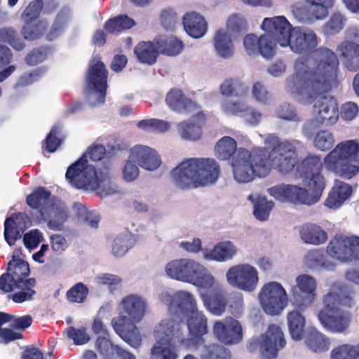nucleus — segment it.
Returning a JSON list of instances; mask_svg holds the SVG:
<instances>
[{"instance_id": "nucleus-1", "label": "nucleus", "mask_w": 359, "mask_h": 359, "mask_svg": "<svg viewBox=\"0 0 359 359\" xmlns=\"http://www.w3.org/2000/svg\"><path fill=\"white\" fill-rule=\"evenodd\" d=\"M320 39L311 29L294 27L290 39V50L295 53H313L311 57L297 60L294 72L285 81V89L298 101L311 102L327 90L335 80L339 61L335 53L318 47Z\"/></svg>"}, {"instance_id": "nucleus-2", "label": "nucleus", "mask_w": 359, "mask_h": 359, "mask_svg": "<svg viewBox=\"0 0 359 359\" xmlns=\"http://www.w3.org/2000/svg\"><path fill=\"white\" fill-rule=\"evenodd\" d=\"M297 140H284L272 149L266 156L264 149L239 150L234 160L235 177L240 184L267 176L271 168L282 173L292 171L297 163Z\"/></svg>"}, {"instance_id": "nucleus-3", "label": "nucleus", "mask_w": 359, "mask_h": 359, "mask_svg": "<svg viewBox=\"0 0 359 359\" xmlns=\"http://www.w3.org/2000/svg\"><path fill=\"white\" fill-rule=\"evenodd\" d=\"M220 173L218 163L210 158H191L183 161L172 170L175 184L182 189L212 185Z\"/></svg>"}, {"instance_id": "nucleus-4", "label": "nucleus", "mask_w": 359, "mask_h": 359, "mask_svg": "<svg viewBox=\"0 0 359 359\" xmlns=\"http://www.w3.org/2000/svg\"><path fill=\"white\" fill-rule=\"evenodd\" d=\"M170 278L191 284L200 288L211 285L214 275L198 261L189 258H180L168 262L164 268Z\"/></svg>"}, {"instance_id": "nucleus-5", "label": "nucleus", "mask_w": 359, "mask_h": 359, "mask_svg": "<svg viewBox=\"0 0 359 359\" xmlns=\"http://www.w3.org/2000/svg\"><path fill=\"white\" fill-rule=\"evenodd\" d=\"M107 74L99 57H95L90 64L86 76L87 100L91 106L104 102Z\"/></svg>"}, {"instance_id": "nucleus-6", "label": "nucleus", "mask_w": 359, "mask_h": 359, "mask_svg": "<svg viewBox=\"0 0 359 359\" xmlns=\"http://www.w3.org/2000/svg\"><path fill=\"white\" fill-rule=\"evenodd\" d=\"M225 278L231 287L246 292H254L259 283L257 269L249 263L231 266L226 271Z\"/></svg>"}, {"instance_id": "nucleus-7", "label": "nucleus", "mask_w": 359, "mask_h": 359, "mask_svg": "<svg viewBox=\"0 0 359 359\" xmlns=\"http://www.w3.org/2000/svg\"><path fill=\"white\" fill-rule=\"evenodd\" d=\"M259 300L263 310L267 314L276 316L286 308L289 299L286 290L280 283L271 281L261 288Z\"/></svg>"}, {"instance_id": "nucleus-8", "label": "nucleus", "mask_w": 359, "mask_h": 359, "mask_svg": "<svg viewBox=\"0 0 359 359\" xmlns=\"http://www.w3.org/2000/svg\"><path fill=\"white\" fill-rule=\"evenodd\" d=\"M336 0H304V4L297 3L292 6L294 17L302 23L313 24L329 15V10Z\"/></svg>"}, {"instance_id": "nucleus-9", "label": "nucleus", "mask_w": 359, "mask_h": 359, "mask_svg": "<svg viewBox=\"0 0 359 359\" xmlns=\"http://www.w3.org/2000/svg\"><path fill=\"white\" fill-rule=\"evenodd\" d=\"M295 285L291 287L293 305L300 311L311 307L317 298V280L309 274L298 275L294 280Z\"/></svg>"}, {"instance_id": "nucleus-10", "label": "nucleus", "mask_w": 359, "mask_h": 359, "mask_svg": "<svg viewBox=\"0 0 359 359\" xmlns=\"http://www.w3.org/2000/svg\"><path fill=\"white\" fill-rule=\"evenodd\" d=\"M66 177L72 186L78 189L94 191L97 187L99 171L84 158H80L68 168Z\"/></svg>"}, {"instance_id": "nucleus-11", "label": "nucleus", "mask_w": 359, "mask_h": 359, "mask_svg": "<svg viewBox=\"0 0 359 359\" xmlns=\"http://www.w3.org/2000/svg\"><path fill=\"white\" fill-rule=\"evenodd\" d=\"M121 316L133 323H140L149 312L147 299L137 293H130L121 298L118 304Z\"/></svg>"}, {"instance_id": "nucleus-12", "label": "nucleus", "mask_w": 359, "mask_h": 359, "mask_svg": "<svg viewBox=\"0 0 359 359\" xmlns=\"http://www.w3.org/2000/svg\"><path fill=\"white\" fill-rule=\"evenodd\" d=\"M29 267L27 262L13 257L8 264L7 271L0 277V290L8 293L15 290L16 285L24 283L28 278Z\"/></svg>"}, {"instance_id": "nucleus-13", "label": "nucleus", "mask_w": 359, "mask_h": 359, "mask_svg": "<svg viewBox=\"0 0 359 359\" xmlns=\"http://www.w3.org/2000/svg\"><path fill=\"white\" fill-rule=\"evenodd\" d=\"M215 281L211 285L201 287L199 296L205 309L212 315L219 316L226 311L227 302L224 292L223 284L214 276Z\"/></svg>"}, {"instance_id": "nucleus-14", "label": "nucleus", "mask_w": 359, "mask_h": 359, "mask_svg": "<svg viewBox=\"0 0 359 359\" xmlns=\"http://www.w3.org/2000/svg\"><path fill=\"white\" fill-rule=\"evenodd\" d=\"M334 81V80L331 82L330 85H332ZM330 87L331 86H330L329 88L325 90V92L327 91ZM323 93H324V91L319 93L309 104H311L316 100L313 107V117L317 118V121H319L320 123L325 126H331L338 121V105L336 100L330 97L322 96L318 98L320 95ZM299 102H301V101ZM303 104L306 103L303 102Z\"/></svg>"}, {"instance_id": "nucleus-15", "label": "nucleus", "mask_w": 359, "mask_h": 359, "mask_svg": "<svg viewBox=\"0 0 359 359\" xmlns=\"http://www.w3.org/2000/svg\"><path fill=\"white\" fill-rule=\"evenodd\" d=\"M286 344L284 334L280 326L271 325L265 334L259 339L260 353L263 359H275L278 352L282 349Z\"/></svg>"}, {"instance_id": "nucleus-16", "label": "nucleus", "mask_w": 359, "mask_h": 359, "mask_svg": "<svg viewBox=\"0 0 359 359\" xmlns=\"http://www.w3.org/2000/svg\"><path fill=\"white\" fill-rule=\"evenodd\" d=\"M294 27L284 16L266 18L262 24L264 32L274 38L282 47H288Z\"/></svg>"}, {"instance_id": "nucleus-17", "label": "nucleus", "mask_w": 359, "mask_h": 359, "mask_svg": "<svg viewBox=\"0 0 359 359\" xmlns=\"http://www.w3.org/2000/svg\"><path fill=\"white\" fill-rule=\"evenodd\" d=\"M153 336L155 340L171 342L177 339L182 346L183 326L177 316H168L162 319L154 328Z\"/></svg>"}, {"instance_id": "nucleus-18", "label": "nucleus", "mask_w": 359, "mask_h": 359, "mask_svg": "<svg viewBox=\"0 0 359 359\" xmlns=\"http://www.w3.org/2000/svg\"><path fill=\"white\" fill-rule=\"evenodd\" d=\"M323 166L346 180L352 178L359 171L358 165L348 163L336 147L324 157Z\"/></svg>"}, {"instance_id": "nucleus-19", "label": "nucleus", "mask_w": 359, "mask_h": 359, "mask_svg": "<svg viewBox=\"0 0 359 359\" xmlns=\"http://www.w3.org/2000/svg\"><path fill=\"white\" fill-rule=\"evenodd\" d=\"M182 346L198 352L201 359H229L228 351L222 346L207 343L203 337L182 339Z\"/></svg>"}, {"instance_id": "nucleus-20", "label": "nucleus", "mask_w": 359, "mask_h": 359, "mask_svg": "<svg viewBox=\"0 0 359 359\" xmlns=\"http://www.w3.org/2000/svg\"><path fill=\"white\" fill-rule=\"evenodd\" d=\"M131 160L142 169L154 171L161 165V159L157 151L144 144H136L129 150Z\"/></svg>"}, {"instance_id": "nucleus-21", "label": "nucleus", "mask_w": 359, "mask_h": 359, "mask_svg": "<svg viewBox=\"0 0 359 359\" xmlns=\"http://www.w3.org/2000/svg\"><path fill=\"white\" fill-rule=\"evenodd\" d=\"M213 332L219 341L226 344H236L243 338L240 323L231 318L217 321L213 327Z\"/></svg>"}, {"instance_id": "nucleus-22", "label": "nucleus", "mask_w": 359, "mask_h": 359, "mask_svg": "<svg viewBox=\"0 0 359 359\" xmlns=\"http://www.w3.org/2000/svg\"><path fill=\"white\" fill-rule=\"evenodd\" d=\"M267 192L280 202L307 205L305 189L297 185L280 184L269 188Z\"/></svg>"}, {"instance_id": "nucleus-23", "label": "nucleus", "mask_w": 359, "mask_h": 359, "mask_svg": "<svg viewBox=\"0 0 359 359\" xmlns=\"http://www.w3.org/2000/svg\"><path fill=\"white\" fill-rule=\"evenodd\" d=\"M205 116L198 111L187 121L180 122L177 125L180 137L187 141H197L203 135L202 128L205 123Z\"/></svg>"}, {"instance_id": "nucleus-24", "label": "nucleus", "mask_w": 359, "mask_h": 359, "mask_svg": "<svg viewBox=\"0 0 359 359\" xmlns=\"http://www.w3.org/2000/svg\"><path fill=\"white\" fill-rule=\"evenodd\" d=\"M238 253V247L230 241H220L211 249L203 250V259L206 262H226L232 260Z\"/></svg>"}, {"instance_id": "nucleus-25", "label": "nucleus", "mask_w": 359, "mask_h": 359, "mask_svg": "<svg viewBox=\"0 0 359 359\" xmlns=\"http://www.w3.org/2000/svg\"><path fill=\"white\" fill-rule=\"evenodd\" d=\"M68 217V210L65 204L57 198L46 212L36 216V222L43 223L48 220V226L54 230H60Z\"/></svg>"}, {"instance_id": "nucleus-26", "label": "nucleus", "mask_w": 359, "mask_h": 359, "mask_svg": "<svg viewBox=\"0 0 359 359\" xmlns=\"http://www.w3.org/2000/svg\"><path fill=\"white\" fill-rule=\"evenodd\" d=\"M135 323H126L124 317H115L111 320V326L116 333L128 344L135 348L142 344V336Z\"/></svg>"}, {"instance_id": "nucleus-27", "label": "nucleus", "mask_w": 359, "mask_h": 359, "mask_svg": "<svg viewBox=\"0 0 359 359\" xmlns=\"http://www.w3.org/2000/svg\"><path fill=\"white\" fill-rule=\"evenodd\" d=\"M302 183L305 187L307 205L318 202L326 186V181L322 172L302 176Z\"/></svg>"}, {"instance_id": "nucleus-28", "label": "nucleus", "mask_w": 359, "mask_h": 359, "mask_svg": "<svg viewBox=\"0 0 359 359\" xmlns=\"http://www.w3.org/2000/svg\"><path fill=\"white\" fill-rule=\"evenodd\" d=\"M166 105L180 114H189L198 109V106L179 89L170 90L165 96Z\"/></svg>"}, {"instance_id": "nucleus-29", "label": "nucleus", "mask_w": 359, "mask_h": 359, "mask_svg": "<svg viewBox=\"0 0 359 359\" xmlns=\"http://www.w3.org/2000/svg\"><path fill=\"white\" fill-rule=\"evenodd\" d=\"M318 319L326 330L333 333L344 332L348 329L350 323L349 316L342 311H337L326 316L324 311H319Z\"/></svg>"}, {"instance_id": "nucleus-30", "label": "nucleus", "mask_w": 359, "mask_h": 359, "mask_svg": "<svg viewBox=\"0 0 359 359\" xmlns=\"http://www.w3.org/2000/svg\"><path fill=\"white\" fill-rule=\"evenodd\" d=\"M55 200L56 198L43 187L38 188L33 194L28 196L27 203L34 210L32 212L33 219L36 221V216L41 215L43 212H46Z\"/></svg>"}, {"instance_id": "nucleus-31", "label": "nucleus", "mask_w": 359, "mask_h": 359, "mask_svg": "<svg viewBox=\"0 0 359 359\" xmlns=\"http://www.w3.org/2000/svg\"><path fill=\"white\" fill-rule=\"evenodd\" d=\"M241 149H245L243 147L237 148V143L236 140L229 136H224L222 137L217 141L215 146V153L217 158L225 161L229 159L232 156L231 163L232 175L233 180L238 184H240V182L235 177L233 164L236 156Z\"/></svg>"}, {"instance_id": "nucleus-32", "label": "nucleus", "mask_w": 359, "mask_h": 359, "mask_svg": "<svg viewBox=\"0 0 359 359\" xmlns=\"http://www.w3.org/2000/svg\"><path fill=\"white\" fill-rule=\"evenodd\" d=\"M351 194L352 189L350 185L336 180L324 201V205L329 209H338L349 199Z\"/></svg>"}, {"instance_id": "nucleus-33", "label": "nucleus", "mask_w": 359, "mask_h": 359, "mask_svg": "<svg viewBox=\"0 0 359 359\" xmlns=\"http://www.w3.org/2000/svg\"><path fill=\"white\" fill-rule=\"evenodd\" d=\"M213 47L217 57L222 59H229L234 54L233 36L223 29L217 30L212 40Z\"/></svg>"}, {"instance_id": "nucleus-34", "label": "nucleus", "mask_w": 359, "mask_h": 359, "mask_svg": "<svg viewBox=\"0 0 359 359\" xmlns=\"http://www.w3.org/2000/svg\"><path fill=\"white\" fill-rule=\"evenodd\" d=\"M344 65L350 71L359 70V45L350 41L341 42L337 48Z\"/></svg>"}, {"instance_id": "nucleus-35", "label": "nucleus", "mask_w": 359, "mask_h": 359, "mask_svg": "<svg viewBox=\"0 0 359 359\" xmlns=\"http://www.w3.org/2000/svg\"><path fill=\"white\" fill-rule=\"evenodd\" d=\"M299 233L303 243L313 245H320L327 240V232L314 223H305L299 227Z\"/></svg>"}, {"instance_id": "nucleus-36", "label": "nucleus", "mask_w": 359, "mask_h": 359, "mask_svg": "<svg viewBox=\"0 0 359 359\" xmlns=\"http://www.w3.org/2000/svg\"><path fill=\"white\" fill-rule=\"evenodd\" d=\"M350 245L351 237L336 236L330 241L327 252L332 257L341 262H349L352 253Z\"/></svg>"}, {"instance_id": "nucleus-37", "label": "nucleus", "mask_w": 359, "mask_h": 359, "mask_svg": "<svg viewBox=\"0 0 359 359\" xmlns=\"http://www.w3.org/2000/svg\"><path fill=\"white\" fill-rule=\"evenodd\" d=\"M301 311L297 309L289 311L286 316L290 336L296 341L302 340L305 334L306 318Z\"/></svg>"}, {"instance_id": "nucleus-38", "label": "nucleus", "mask_w": 359, "mask_h": 359, "mask_svg": "<svg viewBox=\"0 0 359 359\" xmlns=\"http://www.w3.org/2000/svg\"><path fill=\"white\" fill-rule=\"evenodd\" d=\"M26 217L22 214L14 215L8 217L4 222V238L6 243L12 246L15 241L21 238L22 233L25 228L20 226V222H24Z\"/></svg>"}, {"instance_id": "nucleus-39", "label": "nucleus", "mask_w": 359, "mask_h": 359, "mask_svg": "<svg viewBox=\"0 0 359 359\" xmlns=\"http://www.w3.org/2000/svg\"><path fill=\"white\" fill-rule=\"evenodd\" d=\"M183 24L187 34L193 38H201L207 31L205 19L196 13L187 14L183 18Z\"/></svg>"}, {"instance_id": "nucleus-40", "label": "nucleus", "mask_w": 359, "mask_h": 359, "mask_svg": "<svg viewBox=\"0 0 359 359\" xmlns=\"http://www.w3.org/2000/svg\"><path fill=\"white\" fill-rule=\"evenodd\" d=\"M135 243L134 236L125 231L117 234L111 244V253L114 257H122Z\"/></svg>"}, {"instance_id": "nucleus-41", "label": "nucleus", "mask_w": 359, "mask_h": 359, "mask_svg": "<svg viewBox=\"0 0 359 359\" xmlns=\"http://www.w3.org/2000/svg\"><path fill=\"white\" fill-rule=\"evenodd\" d=\"M248 200L253 204V214L256 219L260 221H266L274 206V203L257 194H250L248 196Z\"/></svg>"}, {"instance_id": "nucleus-42", "label": "nucleus", "mask_w": 359, "mask_h": 359, "mask_svg": "<svg viewBox=\"0 0 359 359\" xmlns=\"http://www.w3.org/2000/svg\"><path fill=\"white\" fill-rule=\"evenodd\" d=\"M175 311L173 313L183 312L189 315L198 309L197 301L194 295L184 290L177 291L175 293Z\"/></svg>"}, {"instance_id": "nucleus-43", "label": "nucleus", "mask_w": 359, "mask_h": 359, "mask_svg": "<svg viewBox=\"0 0 359 359\" xmlns=\"http://www.w3.org/2000/svg\"><path fill=\"white\" fill-rule=\"evenodd\" d=\"M155 43L159 53L168 56L177 55L184 48L182 41L174 36H159L155 39Z\"/></svg>"}, {"instance_id": "nucleus-44", "label": "nucleus", "mask_w": 359, "mask_h": 359, "mask_svg": "<svg viewBox=\"0 0 359 359\" xmlns=\"http://www.w3.org/2000/svg\"><path fill=\"white\" fill-rule=\"evenodd\" d=\"M304 342L308 348L315 353L327 351L330 346L329 338L316 329H312L308 332Z\"/></svg>"}, {"instance_id": "nucleus-45", "label": "nucleus", "mask_w": 359, "mask_h": 359, "mask_svg": "<svg viewBox=\"0 0 359 359\" xmlns=\"http://www.w3.org/2000/svg\"><path fill=\"white\" fill-rule=\"evenodd\" d=\"M134 53L140 62L151 65L156 62L159 51L155 42L142 41L135 47Z\"/></svg>"}, {"instance_id": "nucleus-46", "label": "nucleus", "mask_w": 359, "mask_h": 359, "mask_svg": "<svg viewBox=\"0 0 359 359\" xmlns=\"http://www.w3.org/2000/svg\"><path fill=\"white\" fill-rule=\"evenodd\" d=\"M345 288L339 285H334L331 290L323 297V308L320 311H324L325 316L328 313H334L338 309L341 302L343 292Z\"/></svg>"}, {"instance_id": "nucleus-47", "label": "nucleus", "mask_w": 359, "mask_h": 359, "mask_svg": "<svg viewBox=\"0 0 359 359\" xmlns=\"http://www.w3.org/2000/svg\"><path fill=\"white\" fill-rule=\"evenodd\" d=\"M247 92L248 86L236 78L226 79L219 86V93L226 98L232 96L239 97L246 94Z\"/></svg>"}, {"instance_id": "nucleus-48", "label": "nucleus", "mask_w": 359, "mask_h": 359, "mask_svg": "<svg viewBox=\"0 0 359 359\" xmlns=\"http://www.w3.org/2000/svg\"><path fill=\"white\" fill-rule=\"evenodd\" d=\"M95 190L101 198H106L118 192V187L111 180V175L107 169L99 170L97 187Z\"/></svg>"}, {"instance_id": "nucleus-49", "label": "nucleus", "mask_w": 359, "mask_h": 359, "mask_svg": "<svg viewBox=\"0 0 359 359\" xmlns=\"http://www.w3.org/2000/svg\"><path fill=\"white\" fill-rule=\"evenodd\" d=\"M187 326L189 332L194 337H201V335L207 332V319L202 311L198 310L187 315Z\"/></svg>"}, {"instance_id": "nucleus-50", "label": "nucleus", "mask_w": 359, "mask_h": 359, "mask_svg": "<svg viewBox=\"0 0 359 359\" xmlns=\"http://www.w3.org/2000/svg\"><path fill=\"white\" fill-rule=\"evenodd\" d=\"M219 106L222 113L227 116H241L248 109L245 100L230 97L223 99Z\"/></svg>"}, {"instance_id": "nucleus-51", "label": "nucleus", "mask_w": 359, "mask_h": 359, "mask_svg": "<svg viewBox=\"0 0 359 359\" xmlns=\"http://www.w3.org/2000/svg\"><path fill=\"white\" fill-rule=\"evenodd\" d=\"M35 285V278H28L25 283L20 284V285H16L15 290H18L19 291L13 294L9 295L8 297L11 298L15 303L31 301L36 294V291L34 289Z\"/></svg>"}, {"instance_id": "nucleus-52", "label": "nucleus", "mask_w": 359, "mask_h": 359, "mask_svg": "<svg viewBox=\"0 0 359 359\" xmlns=\"http://www.w3.org/2000/svg\"><path fill=\"white\" fill-rule=\"evenodd\" d=\"M177 357L171 342L155 340L151 348V359H177Z\"/></svg>"}, {"instance_id": "nucleus-53", "label": "nucleus", "mask_w": 359, "mask_h": 359, "mask_svg": "<svg viewBox=\"0 0 359 359\" xmlns=\"http://www.w3.org/2000/svg\"><path fill=\"white\" fill-rule=\"evenodd\" d=\"M337 149L348 162H359V142L356 140H345L336 145Z\"/></svg>"}, {"instance_id": "nucleus-54", "label": "nucleus", "mask_w": 359, "mask_h": 359, "mask_svg": "<svg viewBox=\"0 0 359 359\" xmlns=\"http://www.w3.org/2000/svg\"><path fill=\"white\" fill-rule=\"evenodd\" d=\"M122 278L116 274L100 273L94 278V283L97 285L107 286L110 294H114L122 287Z\"/></svg>"}, {"instance_id": "nucleus-55", "label": "nucleus", "mask_w": 359, "mask_h": 359, "mask_svg": "<svg viewBox=\"0 0 359 359\" xmlns=\"http://www.w3.org/2000/svg\"><path fill=\"white\" fill-rule=\"evenodd\" d=\"M330 359H359V344H344L334 347Z\"/></svg>"}, {"instance_id": "nucleus-56", "label": "nucleus", "mask_w": 359, "mask_h": 359, "mask_svg": "<svg viewBox=\"0 0 359 359\" xmlns=\"http://www.w3.org/2000/svg\"><path fill=\"white\" fill-rule=\"evenodd\" d=\"M139 129L155 133H164L170 130L171 123L168 121L157 119H144L137 123Z\"/></svg>"}, {"instance_id": "nucleus-57", "label": "nucleus", "mask_w": 359, "mask_h": 359, "mask_svg": "<svg viewBox=\"0 0 359 359\" xmlns=\"http://www.w3.org/2000/svg\"><path fill=\"white\" fill-rule=\"evenodd\" d=\"M323 166V161L320 157L316 154H309L299 165V171L302 176L315 172H321Z\"/></svg>"}, {"instance_id": "nucleus-58", "label": "nucleus", "mask_w": 359, "mask_h": 359, "mask_svg": "<svg viewBox=\"0 0 359 359\" xmlns=\"http://www.w3.org/2000/svg\"><path fill=\"white\" fill-rule=\"evenodd\" d=\"M335 138L332 132L329 130H320L316 133L313 139V147L321 151H326L333 147Z\"/></svg>"}, {"instance_id": "nucleus-59", "label": "nucleus", "mask_w": 359, "mask_h": 359, "mask_svg": "<svg viewBox=\"0 0 359 359\" xmlns=\"http://www.w3.org/2000/svg\"><path fill=\"white\" fill-rule=\"evenodd\" d=\"M32 22H25L21 34L24 39L29 41L36 40L40 38L45 29L47 27V22L46 21L39 20L35 23Z\"/></svg>"}, {"instance_id": "nucleus-60", "label": "nucleus", "mask_w": 359, "mask_h": 359, "mask_svg": "<svg viewBox=\"0 0 359 359\" xmlns=\"http://www.w3.org/2000/svg\"><path fill=\"white\" fill-rule=\"evenodd\" d=\"M135 25V21L128 15H119L108 20L105 24L104 28L109 33H116L130 29Z\"/></svg>"}, {"instance_id": "nucleus-61", "label": "nucleus", "mask_w": 359, "mask_h": 359, "mask_svg": "<svg viewBox=\"0 0 359 359\" xmlns=\"http://www.w3.org/2000/svg\"><path fill=\"white\" fill-rule=\"evenodd\" d=\"M0 42L8 43L18 51L22 50L25 47V43L18 36L17 32L12 27L0 29Z\"/></svg>"}, {"instance_id": "nucleus-62", "label": "nucleus", "mask_w": 359, "mask_h": 359, "mask_svg": "<svg viewBox=\"0 0 359 359\" xmlns=\"http://www.w3.org/2000/svg\"><path fill=\"white\" fill-rule=\"evenodd\" d=\"M70 13L68 11H62L57 16L48 34L49 40H53L60 36L65 30L69 19Z\"/></svg>"}, {"instance_id": "nucleus-63", "label": "nucleus", "mask_w": 359, "mask_h": 359, "mask_svg": "<svg viewBox=\"0 0 359 359\" xmlns=\"http://www.w3.org/2000/svg\"><path fill=\"white\" fill-rule=\"evenodd\" d=\"M278 41L266 32L259 37V53L264 57H271L274 55Z\"/></svg>"}, {"instance_id": "nucleus-64", "label": "nucleus", "mask_w": 359, "mask_h": 359, "mask_svg": "<svg viewBox=\"0 0 359 359\" xmlns=\"http://www.w3.org/2000/svg\"><path fill=\"white\" fill-rule=\"evenodd\" d=\"M88 292L86 285L78 283L67 292L66 297L72 303H83L87 299Z\"/></svg>"}]
</instances>
